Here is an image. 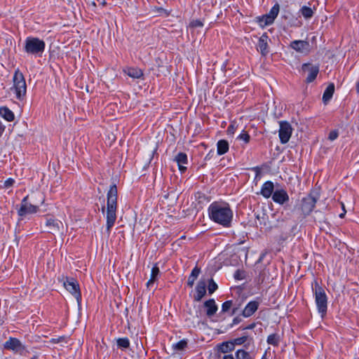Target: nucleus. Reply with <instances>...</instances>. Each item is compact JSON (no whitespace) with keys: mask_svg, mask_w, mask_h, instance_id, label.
Listing matches in <instances>:
<instances>
[{"mask_svg":"<svg viewBox=\"0 0 359 359\" xmlns=\"http://www.w3.org/2000/svg\"><path fill=\"white\" fill-rule=\"evenodd\" d=\"M63 285L76 298L78 304H80L81 294L78 281L73 278L66 277L63 280Z\"/></svg>","mask_w":359,"mask_h":359,"instance_id":"7","label":"nucleus"},{"mask_svg":"<svg viewBox=\"0 0 359 359\" xmlns=\"http://www.w3.org/2000/svg\"><path fill=\"white\" fill-rule=\"evenodd\" d=\"M255 324H251L249 326H248L247 327H245V329H252L255 327Z\"/></svg>","mask_w":359,"mask_h":359,"instance_id":"46","label":"nucleus"},{"mask_svg":"<svg viewBox=\"0 0 359 359\" xmlns=\"http://www.w3.org/2000/svg\"><path fill=\"white\" fill-rule=\"evenodd\" d=\"M315 293V302L317 306L318 312L323 317L327 312V298L325 290L319 285L317 282H315V287L313 288Z\"/></svg>","mask_w":359,"mask_h":359,"instance_id":"6","label":"nucleus"},{"mask_svg":"<svg viewBox=\"0 0 359 359\" xmlns=\"http://www.w3.org/2000/svg\"><path fill=\"white\" fill-rule=\"evenodd\" d=\"M217 289V285L214 282L212 279L209 281L208 292L210 294L213 293Z\"/></svg>","mask_w":359,"mask_h":359,"instance_id":"38","label":"nucleus"},{"mask_svg":"<svg viewBox=\"0 0 359 359\" xmlns=\"http://www.w3.org/2000/svg\"><path fill=\"white\" fill-rule=\"evenodd\" d=\"M232 306V302L231 301H226L223 303L222 306V312H226Z\"/></svg>","mask_w":359,"mask_h":359,"instance_id":"40","label":"nucleus"},{"mask_svg":"<svg viewBox=\"0 0 359 359\" xmlns=\"http://www.w3.org/2000/svg\"><path fill=\"white\" fill-rule=\"evenodd\" d=\"M117 345L120 348H126L129 347L130 341L128 338H119L117 339Z\"/></svg>","mask_w":359,"mask_h":359,"instance_id":"34","label":"nucleus"},{"mask_svg":"<svg viewBox=\"0 0 359 359\" xmlns=\"http://www.w3.org/2000/svg\"><path fill=\"white\" fill-rule=\"evenodd\" d=\"M200 272H201V270L198 267H195L192 270L190 276H189L188 281H187V285L189 287H193L194 282L197 279Z\"/></svg>","mask_w":359,"mask_h":359,"instance_id":"28","label":"nucleus"},{"mask_svg":"<svg viewBox=\"0 0 359 359\" xmlns=\"http://www.w3.org/2000/svg\"><path fill=\"white\" fill-rule=\"evenodd\" d=\"M190 26L193 27H203V22L199 20H194L190 22Z\"/></svg>","mask_w":359,"mask_h":359,"instance_id":"42","label":"nucleus"},{"mask_svg":"<svg viewBox=\"0 0 359 359\" xmlns=\"http://www.w3.org/2000/svg\"><path fill=\"white\" fill-rule=\"evenodd\" d=\"M250 138V135L244 130L237 137V139L243 141L245 143H248Z\"/></svg>","mask_w":359,"mask_h":359,"instance_id":"37","label":"nucleus"},{"mask_svg":"<svg viewBox=\"0 0 359 359\" xmlns=\"http://www.w3.org/2000/svg\"><path fill=\"white\" fill-rule=\"evenodd\" d=\"M299 13L305 19H309L312 18L314 13L313 9L306 6H303L300 8Z\"/></svg>","mask_w":359,"mask_h":359,"instance_id":"30","label":"nucleus"},{"mask_svg":"<svg viewBox=\"0 0 359 359\" xmlns=\"http://www.w3.org/2000/svg\"><path fill=\"white\" fill-rule=\"evenodd\" d=\"M46 225L48 227V232L53 234L62 231L64 228L62 222L52 218L46 220Z\"/></svg>","mask_w":359,"mask_h":359,"instance_id":"14","label":"nucleus"},{"mask_svg":"<svg viewBox=\"0 0 359 359\" xmlns=\"http://www.w3.org/2000/svg\"><path fill=\"white\" fill-rule=\"evenodd\" d=\"M187 345L185 340H181L177 343L173 344V348L176 350H183Z\"/></svg>","mask_w":359,"mask_h":359,"instance_id":"36","label":"nucleus"},{"mask_svg":"<svg viewBox=\"0 0 359 359\" xmlns=\"http://www.w3.org/2000/svg\"><path fill=\"white\" fill-rule=\"evenodd\" d=\"M290 47L297 52L304 55H308L311 50L309 43L303 40H295L292 41Z\"/></svg>","mask_w":359,"mask_h":359,"instance_id":"10","label":"nucleus"},{"mask_svg":"<svg viewBox=\"0 0 359 359\" xmlns=\"http://www.w3.org/2000/svg\"><path fill=\"white\" fill-rule=\"evenodd\" d=\"M0 115L8 121H12L14 119L13 113L6 107L0 108Z\"/></svg>","mask_w":359,"mask_h":359,"instance_id":"27","label":"nucleus"},{"mask_svg":"<svg viewBox=\"0 0 359 359\" xmlns=\"http://www.w3.org/2000/svg\"><path fill=\"white\" fill-rule=\"evenodd\" d=\"M102 210L103 212H104V207L102 208Z\"/></svg>","mask_w":359,"mask_h":359,"instance_id":"53","label":"nucleus"},{"mask_svg":"<svg viewBox=\"0 0 359 359\" xmlns=\"http://www.w3.org/2000/svg\"><path fill=\"white\" fill-rule=\"evenodd\" d=\"M124 72L130 77L133 79H140L143 76L142 70L139 68L129 67L124 69Z\"/></svg>","mask_w":359,"mask_h":359,"instance_id":"24","label":"nucleus"},{"mask_svg":"<svg viewBox=\"0 0 359 359\" xmlns=\"http://www.w3.org/2000/svg\"><path fill=\"white\" fill-rule=\"evenodd\" d=\"M204 306L206 308V315L210 318L213 316L217 311V306L213 299L205 302Z\"/></svg>","mask_w":359,"mask_h":359,"instance_id":"18","label":"nucleus"},{"mask_svg":"<svg viewBox=\"0 0 359 359\" xmlns=\"http://www.w3.org/2000/svg\"><path fill=\"white\" fill-rule=\"evenodd\" d=\"M101 3H102V4L103 6H104V5L106 4V2H105V1H104V0L101 1Z\"/></svg>","mask_w":359,"mask_h":359,"instance_id":"51","label":"nucleus"},{"mask_svg":"<svg viewBox=\"0 0 359 359\" xmlns=\"http://www.w3.org/2000/svg\"><path fill=\"white\" fill-rule=\"evenodd\" d=\"M280 11V6L278 3H276L267 13L271 18H272L274 20L278 15Z\"/></svg>","mask_w":359,"mask_h":359,"instance_id":"33","label":"nucleus"},{"mask_svg":"<svg viewBox=\"0 0 359 359\" xmlns=\"http://www.w3.org/2000/svg\"><path fill=\"white\" fill-rule=\"evenodd\" d=\"M13 183H14V180L9 178L5 181L4 184L6 187H8L12 186L13 184Z\"/></svg>","mask_w":359,"mask_h":359,"instance_id":"44","label":"nucleus"},{"mask_svg":"<svg viewBox=\"0 0 359 359\" xmlns=\"http://www.w3.org/2000/svg\"><path fill=\"white\" fill-rule=\"evenodd\" d=\"M4 348L20 354H22L25 351V346L21 343V341L19 339L13 337L9 338V339L5 342Z\"/></svg>","mask_w":359,"mask_h":359,"instance_id":"9","label":"nucleus"},{"mask_svg":"<svg viewBox=\"0 0 359 359\" xmlns=\"http://www.w3.org/2000/svg\"><path fill=\"white\" fill-rule=\"evenodd\" d=\"M267 39L268 36L266 34H263L259 39L257 44V50L261 52L262 55H266L268 53L267 50Z\"/></svg>","mask_w":359,"mask_h":359,"instance_id":"22","label":"nucleus"},{"mask_svg":"<svg viewBox=\"0 0 359 359\" xmlns=\"http://www.w3.org/2000/svg\"><path fill=\"white\" fill-rule=\"evenodd\" d=\"M280 340V336L278 334H272L267 337V343L274 346H278Z\"/></svg>","mask_w":359,"mask_h":359,"instance_id":"31","label":"nucleus"},{"mask_svg":"<svg viewBox=\"0 0 359 359\" xmlns=\"http://www.w3.org/2000/svg\"><path fill=\"white\" fill-rule=\"evenodd\" d=\"M289 199L290 198L287 191L283 189H276L272 195V200L280 205H283L288 202Z\"/></svg>","mask_w":359,"mask_h":359,"instance_id":"13","label":"nucleus"},{"mask_svg":"<svg viewBox=\"0 0 359 359\" xmlns=\"http://www.w3.org/2000/svg\"><path fill=\"white\" fill-rule=\"evenodd\" d=\"M159 273H160L159 268L156 264H155L151 269L150 278L147 283V287H149L151 285L154 284V283L157 279V277H158Z\"/></svg>","mask_w":359,"mask_h":359,"instance_id":"25","label":"nucleus"},{"mask_svg":"<svg viewBox=\"0 0 359 359\" xmlns=\"http://www.w3.org/2000/svg\"><path fill=\"white\" fill-rule=\"evenodd\" d=\"M196 300L200 301L206 293V283L204 280H200L196 287Z\"/></svg>","mask_w":359,"mask_h":359,"instance_id":"20","label":"nucleus"},{"mask_svg":"<svg viewBox=\"0 0 359 359\" xmlns=\"http://www.w3.org/2000/svg\"><path fill=\"white\" fill-rule=\"evenodd\" d=\"M302 71L308 73L306 80L307 83H311L316 79L319 72V67L317 65L305 63L302 65Z\"/></svg>","mask_w":359,"mask_h":359,"instance_id":"12","label":"nucleus"},{"mask_svg":"<svg viewBox=\"0 0 359 359\" xmlns=\"http://www.w3.org/2000/svg\"><path fill=\"white\" fill-rule=\"evenodd\" d=\"M236 128L237 126H236L235 123H231L227 128V134L229 135H233L236 132Z\"/></svg>","mask_w":359,"mask_h":359,"instance_id":"39","label":"nucleus"},{"mask_svg":"<svg viewBox=\"0 0 359 359\" xmlns=\"http://www.w3.org/2000/svg\"><path fill=\"white\" fill-rule=\"evenodd\" d=\"M238 277H239V275H237V276L235 275V278H238Z\"/></svg>","mask_w":359,"mask_h":359,"instance_id":"54","label":"nucleus"},{"mask_svg":"<svg viewBox=\"0 0 359 359\" xmlns=\"http://www.w3.org/2000/svg\"><path fill=\"white\" fill-rule=\"evenodd\" d=\"M210 219L224 227H229L233 219V211L228 203L213 202L208 208Z\"/></svg>","mask_w":359,"mask_h":359,"instance_id":"1","label":"nucleus"},{"mask_svg":"<svg viewBox=\"0 0 359 359\" xmlns=\"http://www.w3.org/2000/svg\"><path fill=\"white\" fill-rule=\"evenodd\" d=\"M317 202V198L312 195H309L302 200V210L304 215H309L311 213Z\"/></svg>","mask_w":359,"mask_h":359,"instance_id":"11","label":"nucleus"},{"mask_svg":"<svg viewBox=\"0 0 359 359\" xmlns=\"http://www.w3.org/2000/svg\"><path fill=\"white\" fill-rule=\"evenodd\" d=\"M232 341H233V343L234 344L235 346L236 345L240 346V345L245 344V346L248 347L252 343L253 339L252 337H250L248 335H243L241 337L233 339H232Z\"/></svg>","mask_w":359,"mask_h":359,"instance_id":"21","label":"nucleus"},{"mask_svg":"<svg viewBox=\"0 0 359 359\" xmlns=\"http://www.w3.org/2000/svg\"><path fill=\"white\" fill-rule=\"evenodd\" d=\"M212 359H235L232 354L214 353Z\"/></svg>","mask_w":359,"mask_h":359,"instance_id":"35","label":"nucleus"},{"mask_svg":"<svg viewBox=\"0 0 359 359\" xmlns=\"http://www.w3.org/2000/svg\"><path fill=\"white\" fill-rule=\"evenodd\" d=\"M31 359H36L35 357L32 358Z\"/></svg>","mask_w":359,"mask_h":359,"instance_id":"56","label":"nucleus"},{"mask_svg":"<svg viewBox=\"0 0 359 359\" xmlns=\"http://www.w3.org/2000/svg\"><path fill=\"white\" fill-rule=\"evenodd\" d=\"M273 183L271 181L264 182L262 187L260 194L266 198H269L272 196L273 194Z\"/></svg>","mask_w":359,"mask_h":359,"instance_id":"17","label":"nucleus"},{"mask_svg":"<svg viewBox=\"0 0 359 359\" xmlns=\"http://www.w3.org/2000/svg\"><path fill=\"white\" fill-rule=\"evenodd\" d=\"M262 359H266V353H265Z\"/></svg>","mask_w":359,"mask_h":359,"instance_id":"50","label":"nucleus"},{"mask_svg":"<svg viewBox=\"0 0 359 359\" xmlns=\"http://www.w3.org/2000/svg\"><path fill=\"white\" fill-rule=\"evenodd\" d=\"M45 42L36 37H27L25 41V51L31 55H41L45 50Z\"/></svg>","mask_w":359,"mask_h":359,"instance_id":"5","label":"nucleus"},{"mask_svg":"<svg viewBox=\"0 0 359 359\" xmlns=\"http://www.w3.org/2000/svg\"><path fill=\"white\" fill-rule=\"evenodd\" d=\"M235 355L236 359H252L250 354L243 349L237 350Z\"/></svg>","mask_w":359,"mask_h":359,"instance_id":"32","label":"nucleus"},{"mask_svg":"<svg viewBox=\"0 0 359 359\" xmlns=\"http://www.w3.org/2000/svg\"><path fill=\"white\" fill-rule=\"evenodd\" d=\"M217 154L219 155H222L226 154L229 150V143L227 141L224 140H221L218 141L217 144Z\"/></svg>","mask_w":359,"mask_h":359,"instance_id":"26","label":"nucleus"},{"mask_svg":"<svg viewBox=\"0 0 359 359\" xmlns=\"http://www.w3.org/2000/svg\"><path fill=\"white\" fill-rule=\"evenodd\" d=\"M92 5H93L94 7H95V6H96V4H95V1H93V2H92Z\"/></svg>","mask_w":359,"mask_h":359,"instance_id":"52","label":"nucleus"},{"mask_svg":"<svg viewBox=\"0 0 359 359\" xmlns=\"http://www.w3.org/2000/svg\"><path fill=\"white\" fill-rule=\"evenodd\" d=\"M45 201L44 196L40 192L32 196L31 201H29V196H25L20 203V206L18 210V214L20 217H25L27 215L34 214L39 211L41 205Z\"/></svg>","mask_w":359,"mask_h":359,"instance_id":"3","label":"nucleus"},{"mask_svg":"<svg viewBox=\"0 0 359 359\" xmlns=\"http://www.w3.org/2000/svg\"><path fill=\"white\" fill-rule=\"evenodd\" d=\"M155 11L158 13L160 15H165V16L168 15V13L164 10L163 8H156Z\"/></svg>","mask_w":359,"mask_h":359,"instance_id":"43","label":"nucleus"},{"mask_svg":"<svg viewBox=\"0 0 359 359\" xmlns=\"http://www.w3.org/2000/svg\"><path fill=\"white\" fill-rule=\"evenodd\" d=\"M175 161L177 163L179 170L181 172H184L187 170V167L184 165L187 164V156L184 153H179L175 158Z\"/></svg>","mask_w":359,"mask_h":359,"instance_id":"19","label":"nucleus"},{"mask_svg":"<svg viewBox=\"0 0 359 359\" xmlns=\"http://www.w3.org/2000/svg\"><path fill=\"white\" fill-rule=\"evenodd\" d=\"M346 212V210H344V212H343L342 213H341V214L339 215V217H340L341 218H343V217H344V215H345Z\"/></svg>","mask_w":359,"mask_h":359,"instance_id":"47","label":"nucleus"},{"mask_svg":"<svg viewBox=\"0 0 359 359\" xmlns=\"http://www.w3.org/2000/svg\"><path fill=\"white\" fill-rule=\"evenodd\" d=\"M257 19L260 26L262 27L271 25L274 22V20L272 18H271L267 13L261 17L257 18Z\"/></svg>","mask_w":359,"mask_h":359,"instance_id":"29","label":"nucleus"},{"mask_svg":"<svg viewBox=\"0 0 359 359\" xmlns=\"http://www.w3.org/2000/svg\"><path fill=\"white\" fill-rule=\"evenodd\" d=\"M235 349L233 341L222 342L217 346L215 353L231 354L230 353Z\"/></svg>","mask_w":359,"mask_h":359,"instance_id":"15","label":"nucleus"},{"mask_svg":"<svg viewBox=\"0 0 359 359\" xmlns=\"http://www.w3.org/2000/svg\"><path fill=\"white\" fill-rule=\"evenodd\" d=\"M238 277H239V275H237V276L235 275V278H238Z\"/></svg>","mask_w":359,"mask_h":359,"instance_id":"55","label":"nucleus"},{"mask_svg":"<svg viewBox=\"0 0 359 359\" xmlns=\"http://www.w3.org/2000/svg\"><path fill=\"white\" fill-rule=\"evenodd\" d=\"M334 92V83H330L325 90L323 95V100L325 104H327L332 97Z\"/></svg>","mask_w":359,"mask_h":359,"instance_id":"23","label":"nucleus"},{"mask_svg":"<svg viewBox=\"0 0 359 359\" xmlns=\"http://www.w3.org/2000/svg\"><path fill=\"white\" fill-rule=\"evenodd\" d=\"M339 133L337 130H332L328 135V139L331 141H334L338 137Z\"/></svg>","mask_w":359,"mask_h":359,"instance_id":"41","label":"nucleus"},{"mask_svg":"<svg viewBox=\"0 0 359 359\" xmlns=\"http://www.w3.org/2000/svg\"><path fill=\"white\" fill-rule=\"evenodd\" d=\"M279 137L282 144L287 143L292 135V129L290 124L285 121H280Z\"/></svg>","mask_w":359,"mask_h":359,"instance_id":"8","label":"nucleus"},{"mask_svg":"<svg viewBox=\"0 0 359 359\" xmlns=\"http://www.w3.org/2000/svg\"><path fill=\"white\" fill-rule=\"evenodd\" d=\"M341 208L343 209V212H344V210H345L344 204L343 203H341Z\"/></svg>","mask_w":359,"mask_h":359,"instance_id":"49","label":"nucleus"},{"mask_svg":"<svg viewBox=\"0 0 359 359\" xmlns=\"http://www.w3.org/2000/svg\"><path fill=\"white\" fill-rule=\"evenodd\" d=\"M259 305V303L257 301L250 302L244 308L243 311V316L246 318L252 316L258 309Z\"/></svg>","mask_w":359,"mask_h":359,"instance_id":"16","label":"nucleus"},{"mask_svg":"<svg viewBox=\"0 0 359 359\" xmlns=\"http://www.w3.org/2000/svg\"><path fill=\"white\" fill-rule=\"evenodd\" d=\"M13 81V86L11 90L14 92L18 100H23L27 93V85L25 77L19 69L15 72Z\"/></svg>","mask_w":359,"mask_h":359,"instance_id":"4","label":"nucleus"},{"mask_svg":"<svg viewBox=\"0 0 359 359\" xmlns=\"http://www.w3.org/2000/svg\"><path fill=\"white\" fill-rule=\"evenodd\" d=\"M356 90L357 92L359 93V81L356 83Z\"/></svg>","mask_w":359,"mask_h":359,"instance_id":"48","label":"nucleus"},{"mask_svg":"<svg viewBox=\"0 0 359 359\" xmlns=\"http://www.w3.org/2000/svg\"><path fill=\"white\" fill-rule=\"evenodd\" d=\"M117 197V187L116 184H113L110 186L107 193L106 229L108 234L110 233L111 229L114 225L116 219Z\"/></svg>","mask_w":359,"mask_h":359,"instance_id":"2","label":"nucleus"},{"mask_svg":"<svg viewBox=\"0 0 359 359\" xmlns=\"http://www.w3.org/2000/svg\"><path fill=\"white\" fill-rule=\"evenodd\" d=\"M5 129V127L3 126L1 122L0 121V136L2 135Z\"/></svg>","mask_w":359,"mask_h":359,"instance_id":"45","label":"nucleus"}]
</instances>
